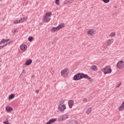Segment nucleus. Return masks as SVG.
Instances as JSON below:
<instances>
[{
	"mask_svg": "<svg viewBox=\"0 0 124 124\" xmlns=\"http://www.w3.org/2000/svg\"><path fill=\"white\" fill-rule=\"evenodd\" d=\"M52 16V13L51 12H46L43 18V21L45 22V23H48L50 22V20L51 18L50 17Z\"/></svg>",
	"mask_w": 124,
	"mask_h": 124,
	"instance_id": "f257e3e1",
	"label": "nucleus"
},
{
	"mask_svg": "<svg viewBox=\"0 0 124 124\" xmlns=\"http://www.w3.org/2000/svg\"><path fill=\"white\" fill-rule=\"evenodd\" d=\"M102 71H103L104 74H110L112 72L111 70V66L110 65L106 66L105 68L101 69Z\"/></svg>",
	"mask_w": 124,
	"mask_h": 124,
	"instance_id": "f03ea898",
	"label": "nucleus"
},
{
	"mask_svg": "<svg viewBox=\"0 0 124 124\" xmlns=\"http://www.w3.org/2000/svg\"><path fill=\"white\" fill-rule=\"evenodd\" d=\"M95 33H96V30L93 29H89L87 32V35H88V36H94Z\"/></svg>",
	"mask_w": 124,
	"mask_h": 124,
	"instance_id": "7ed1b4c3",
	"label": "nucleus"
},
{
	"mask_svg": "<svg viewBox=\"0 0 124 124\" xmlns=\"http://www.w3.org/2000/svg\"><path fill=\"white\" fill-rule=\"evenodd\" d=\"M116 66L118 69H124V61H120L116 64Z\"/></svg>",
	"mask_w": 124,
	"mask_h": 124,
	"instance_id": "20e7f679",
	"label": "nucleus"
},
{
	"mask_svg": "<svg viewBox=\"0 0 124 124\" xmlns=\"http://www.w3.org/2000/svg\"><path fill=\"white\" fill-rule=\"evenodd\" d=\"M80 78L82 79V78H87V79H88L90 82H92L93 81V79H92V78L88 76L87 74H83V73H80Z\"/></svg>",
	"mask_w": 124,
	"mask_h": 124,
	"instance_id": "39448f33",
	"label": "nucleus"
},
{
	"mask_svg": "<svg viewBox=\"0 0 124 124\" xmlns=\"http://www.w3.org/2000/svg\"><path fill=\"white\" fill-rule=\"evenodd\" d=\"M65 109H66V107H65V105L64 104L60 103L58 105V110L61 112H63Z\"/></svg>",
	"mask_w": 124,
	"mask_h": 124,
	"instance_id": "423d86ee",
	"label": "nucleus"
},
{
	"mask_svg": "<svg viewBox=\"0 0 124 124\" xmlns=\"http://www.w3.org/2000/svg\"><path fill=\"white\" fill-rule=\"evenodd\" d=\"M68 115L67 114H63L58 118V121H65L66 119H68Z\"/></svg>",
	"mask_w": 124,
	"mask_h": 124,
	"instance_id": "0eeeda50",
	"label": "nucleus"
},
{
	"mask_svg": "<svg viewBox=\"0 0 124 124\" xmlns=\"http://www.w3.org/2000/svg\"><path fill=\"white\" fill-rule=\"evenodd\" d=\"M114 42V39H109L107 40L105 46L106 47H109V46H111L112 44Z\"/></svg>",
	"mask_w": 124,
	"mask_h": 124,
	"instance_id": "6e6552de",
	"label": "nucleus"
},
{
	"mask_svg": "<svg viewBox=\"0 0 124 124\" xmlns=\"http://www.w3.org/2000/svg\"><path fill=\"white\" fill-rule=\"evenodd\" d=\"M67 74H68V69L65 68L61 71V76L65 77V76H67Z\"/></svg>",
	"mask_w": 124,
	"mask_h": 124,
	"instance_id": "1a4fd4ad",
	"label": "nucleus"
},
{
	"mask_svg": "<svg viewBox=\"0 0 124 124\" xmlns=\"http://www.w3.org/2000/svg\"><path fill=\"white\" fill-rule=\"evenodd\" d=\"M80 77V73H78L74 76L73 79L75 81H78V80H81Z\"/></svg>",
	"mask_w": 124,
	"mask_h": 124,
	"instance_id": "9d476101",
	"label": "nucleus"
},
{
	"mask_svg": "<svg viewBox=\"0 0 124 124\" xmlns=\"http://www.w3.org/2000/svg\"><path fill=\"white\" fill-rule=\"evenodd\" d=\"M68 104L69 105V108H70V109H72V107L74 106V101H73V100H69Z\"/></svg>",
	"mask_w": 124,
	"mask_h": 124,
	"instance_id": "9b49d317",
	"label": "nucleus"
},
{
	"mask_svg": "<svg viewBox=\"0 0 124 124\" xmlns=\"http://www.w3.org/2000/svg\"><path fill=\"white\" fill-rule=\"evenodd\" d=\"M92 111H93V108H92V107H90L86 109L85 112L87 114V115H90V114L92 113Z\"/></svg>",
	"mask_w": 124,
	"mask_h": 124,
	"instance_id": "f8f14e48",
	"label": "nucleus"
},
{
	"mask_svg": "<svg viewBox=\"0 0 124 124\" xmlns=\"http://www.w3.org/2000/svg\"><path fill=\"white\" fill-rule=\"evenodd\" d=\"M56 121H57V119L56 118L51 119L49 120L48 122H47L46 124H51L53 123H55Z\"/></svg>",
	"mask_w": 124,
	"mask_h": 124,
	"instance_id": "ddd939ff",
	"label": "nucleus"
},
{
	"mask_svg": "<svg viewBox=\"0 0 124 124\" xmlns=\"http://www.w3.org/2000/svg\"><path fill=\"white\" fill-rule=\"evenodd\" d=\"M59 31V29L57 26L56 27H52L50 29L51 32H56V31Z\"/></svg>",
	"mask_w": 124,
	"mask_h": 124,
	"instance_id": "4468645a",
	"label": "nucleus"
},
{
	"mask_svg": "<svg viewBox=\"0 0 124 124\" xmlns=\"http://www.w3.org/2000/svg\"><path fill=\"white\" fill-rule=\"evenodd\" d=\"M20 48L21 50H22V51H26L27 47V46H26L25 45H21L20 46Z\"/></svg>",
	"mask_w": 124,
	"mask_h": 124,
	"instance_id": "2eb2a0df",
	"label": "nucleus"
},
{
	"mask_svg": "<svg viewBox=\"0 0 124 124\" xmlns=\"http://www.w3.org/2000/svg\"><path fill=\"white\" fill-rule=\"evenodd\" d=\"M64 23H62L59 24L58 26H57V28L58 29V30L60 31V30H61V29H63V28H64Z\"/></svg>",
	"mask_w": 124,
	"mask_h": 124,
	"instance_id": "dca6fc26",
	"label": "nucleus"
},
{
	"mask_svg": "<svg viewBox=\"0 0 124 124\" xmlns=\"http://www.w3.org/2000/svg\"><path fill=\"white\" fill-rule=\"evenodd\" d=\"M8 41H9V39H2L0 42V45H1V44H4V43H5L6 42H8Z\"/></svg>",
	"mask_w": 124,
	"mask_h": 124,
	"instance_id": "f3484780",
	"label": "nucleus"
},
{
	"mask_svg": "<svg viewBox=\"0 0 124 124\" xmlns=\"http://www.w3.org/2000/svg\"><path fill=\"white\" fill-rule=\"evenodd\" d=\"M73 0H65L64 1V4H69V3H72Z\"/></svg>",
	"mask_w": 124,
	"mask_h": 124,
	"instance_id": "a211bd4d",
	"label": "nucleus"
},
{
	"mask_svg": "<svg viewBox=\"0 0 124 124\" xmlns=\"http://www.w3.org/2000/svg\"><path fill=\"white\" fill-rule=\"evenodd\" d=\"M91 69L93 71H96V70H97L98 69V68H97V66H96V65H93L91 66Z\"/></svg>",
	"mask_w": 124,
	"mask_h": 124,
	"instance_id": "6ab92c4d",
	"label": "nucleus"
},
{
	"mask_svg": "<svg viewBox=\"0 0 124 124\" xmlns=\"http://www.w3.org/2000/svg\"><path fill=\"white\" fill-rule=\"evenodd\" d=\"M32 62V61L31 59H29L26 62L25 65H30V64H31V63Z\"/></svg>",
	"mask_w": 124,
	"mask_h": 124,
	"instance_id": "aec40b11",
	"label": "nucleus"
},
{
	"mask_svg": "<svg viewBox=\"0 0 124 124\" xmlns=\"http://www.w3.org/2000/svg\"><path fill=\"white\" fill-rule=\"evenodd\" d=\"M109 37L112 38H114L116 36V32H111L110 33L109 35Z\"/></svg>",
	"mask_w": 124,
	"mask_h": 124,
	"instance_id": "412c9836",
	"label": "nucleus"
},
{
	"mask_svg": "<svg viewBox=\"0 0 124 124\" xmlns=\"http://www.w3.org/2000/svg\"><path fill=\"white\" fill-rule=\"evenodd\" d=\"M12 110H13V109L12 108H11L10 107H7L6 108V112H11V111H12Z\"/></svg>",
	"mask_w": 124,
	"mask_h": 124,
	"instance_id": "4be33fe9",
	"label": "nucleus"
},
{
	"mask_svg": "<svg viewBox=\"0 0 124 124\" xmlns=\"http://www.w3.org/2000/svg\"><path fill=\"white\" fill-rule=\"evenodd\" d=\"M27 19H28V16H27L26 17L21 18L20 19H19V21L20 23H23V22H25V21H27Z\"/></svg>",
	"mask_w": 124,
	"mask_h": 124,
	"instance_id": "5701e85b",
	"label": "nucleus"
},
{
	"mask_svg": "<svg viewBox=\"0 0 124 124\" xmlns=\"http://www.w3.org/2000/svg\"><path fill=\"white\" fill-rule=\"evenodd\" d=\"M15 97V95L14 94H11L9 95L8 99H13V98H14Z\"/></svg>",
	"mask_w": 124,
	"mask_h": 124,
	"instance_id": "b1692460",
	"label": "nucleus"
},
{
	"mask_svg": "<svg viewBox=\"0 0 124 124\" xmlns=\"http://www.w3.org/2000/svg\"><path fill=\"white\" fill-rule=\"evenodd\" d=\"M10 43H11V42H10L4 45L0 46V50H1V49H2V48H3V47H5V46H7V44L9 45V44H10Z\"/></svg>",
	"mask_w": 124,
	"mask_h": 124,
	"instance_id": "393cba45",
	"label": "nucleus"
},
{
	"mask_svg": "<svg viewBox=\"0 0 124 124\" xmlns=\"http://www.w3.org/2000/svg\"><path fill=\"white\" fill-rule=\"evenodd\" d=\"M67 124H77L76 123V122L73 121H70V122L68 123Z\"/></svg>",
	"mask_w": 124,
	"mask_h": 124,
	"instance_id": "a878e982",
	"label": "nucleus"
},
{
	"mask_svg": "<svg viewBox=\"0 0 124 124\" xmlns=\"http://www.w3.org/2000/svg\"><path fill=\"white\" fill-rule=\"evenodd\" d=\"M19 23H21L20 20H15L14 21V24H18Z\"/></svg>",
	"mask_w": 124,
	"mask_h": 124,
	"instance_id": "bb28decb",
	"label": "nucleus"
},
{
	"mask_svg": "<svg viewBox=\"0 0 124 124\" xmlns=\"http://www.w3.org/2000/svg\"><path fill=\"white\" fill-rule=\"evenodd\" d=\"M60 0H55V3L57 5H59L60 4Z\"/></svg>",
	"mask_w": 124,
	"mask_h": 124,
	"instance_id": "cd10ccee",
	"label": "nucleus"
},
{
	"mask_svg": "<svg viewBox=\"0 0 124 124\" xmlns=\"http://www.w3.org/2000/svg\"><path fill=\"white\" fill-rule=\"evenodd\" d=\"M121 85H122V82L120 81V83L117 84L116 88H120V87H121Z\"/></svg>",
	"mask_w": 124,
	"mask_h": 124,
	"instance_id": "c85d7f7f",
	"label": "nucleus"
},
{
	"mask_svg": "<svg viewBox=\"0 0 124 124\" xmlns=\"http://www.w3.org/2000/svg\"><path fill=\"white\" fill-rule=\"evenodd\" d=\"M103 1H104L105 3H108V2L110 1V0H103Z\"/></svg>",
	"mask_w": 124,
	"mask_h": 124,
	"instance_id": "c756f323",
	"label": "nucleus"
},
{
	"mask_svg": "<svg viewBox=\"0 0 124 124\" xmlns=\"http://www.w3.org/2000/svg\"><path fill=\"white\" fill-rule=\"evenodd\" d=\"M3 123L4 124H10V123H9V122H8V120H7V121H4Z\"/></svg>",
	"mask_w": 124,
	"mask_h": 124,
	"instance_id": "7c9ffc66",
	"label": "nucleus"
},
{
	"mask_svg": "<svg viewBox=\"0 0 124 124\" xmlns=\"http://www.w3.org/2000/svg\"><path fill=\"white\" fill-rule=\"evenodd\" d=\"M88 99H87V98H84L83 100L82 101L83 102H84V103H86V102H87Z\"/></svg>",
	"mask_w": 124,
	"mask_h": 124,
	"instance_id": "2f4dec72",
	"label": "nucleus"
},
{
	"mask_svg": "<svg viewBox=\"0 0 124 124\" xmlns=\"http://www.w3.org/2000/svg\"><path fill=\"white\" fill-rule=\"evenodd\" d=\"M33 38L32 37H31V36L29 37L28 38L29 41H32Z\"/></svg>",
	"mask_w": 124,
	"mask_h": 124,
	"instance_id": "473e14b6",
	"label": "nucleus"
},
{
	"mask_svg": "<svg viewBox=\"0 0 124 124\" xmlns=\"http://www.w3.org/2000/svg\"><path fill=\"white\" fill-rule=\"evenodd\" d=\"M25 74H26V71L25 70V69H23V70H22V72L21 74H22V75H25Z\"/></svg>",
	"mask_w": 124,
	"mask_h": 124,
	"instance_id": "72a5a7b5",
	"label": "nucleus"
},
{
	"mask_svg": "<svg viewBox=\"0 0 124 124\" xmlns=\"http://www.w3.org/2000/svg\"><path fill=\"white\" fill-rule=\"evenodd\" d=\"M35 93H39V90H36Z\"/></svg>",
	"mask_w": 124,
	"mask_h": 124,
	"instance_id": "f704fd0d",
	"label": "nucleus"
},
{
	"mask_svg": "<svg viewBox=\"0 0 124 124\" xmlns=\"http://www.w3.org/2000/svg\"><path fill=\"white\" fill-rule=\"evenodd\" d=\"M13 32H16V29L13 30Z\"/></svg>",
	"mask_w": 124,
	"mask_h": 124,
	"instance_id": "c9c22d12",
	"label": "nucleus"
}]
</instances>
